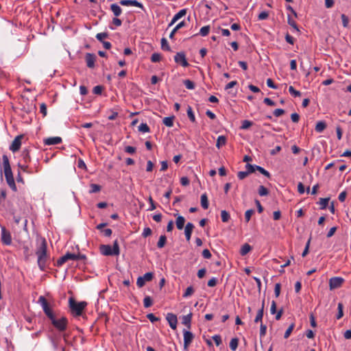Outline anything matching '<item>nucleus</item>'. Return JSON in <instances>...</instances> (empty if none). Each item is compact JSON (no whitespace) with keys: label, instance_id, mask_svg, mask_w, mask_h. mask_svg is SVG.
<instances>
[{"label":"nucleus","instance_id":"1","mask_svg":"<svg viewBox=\"0 0 351 351\" xmlns=\"http://www.w3.org/2000/svg\"><path fill=\"white\" fill-rule=\"evenodd\" d=\"M36 254L38 258V265L41 271H45L47 267V262L49 256L47 252V242L45 239H42L40 245L37 247Z\"/></svg>","mask_w":351,"mask_h":351},{"label":"nucleus","instance_id":"2","mask_svg":"<svg viewBox=\"0 0 351 351\" xmlns=\"http://www.w3.org/2000/svg\"><path fill=\"white\" fill-rule=\"evenodd\" d=\"M4 174L8 186L13 191H16V186L13 177L12 171L10 165L9 159L6 155L2 157Z\"/></svg>","mask_w":351,"mask_h":351},{"label":"nucleus","instance_id":"3","mask_svg":"<svg viewBox=\"0 0 351 351\" xmlns=\"http://www.w3.org/2000/svg\"><path fill=\"white\" fill-rule=\"evenodd\" d=\"M69 304L72 314L75 316H80L86 306L87 303L86 302H76L73 298H70Z\"/></svg>","mask_w":351,"mask_h":351},{"label":"nucleus","instance_id":"4","mask_svg":"<svg viewBox=\"0 0 351 351\" xmlns=\"http://www.w3.org/2000/svg\"><path fill=\"white\" fill-rule=\"evenodd\" d=\"M100 252L104 256L119 255L120 253L119 247L117 241H114L113 246L110 245H101Z\"/></svg>","mask_w":351,"mask_h":351},{"label":"nucleus","instance_id":"5","mask_svg":"<svg viewBox=\"0 0 351 351\" xmlns=\"http://www.w3.org/2000/svg\"><path fill=\"white\" fill-rule=\"evenodd\" d=\"M50 321L52 325L60 332H63L67 328L68 319L66 317L62 316L58 319L54 316Z\"/></svg>","mask_w":351,"mask_h":351},{"label":"nucleus","instance_id":"6","mask_svg":"<svg viewBox=\"0 0 351 351\" xmlns=\"http://www.w3.org/2000/svg\"><path fill=\"white\" fill-rule=\"evenodd\" d=\"M38 304H40L46 316L51 320L55 316L52 309L50 308L46 298L41 295L38 298Z\"/></svg>","mask_w":351,"mask_h":351},{"label":"nucleus","instance_id":"7","mask_svg":"<svg viewBox=\"0 0 351 351\" xmlns=\"http://www.w3.org/2000/svg\"><path fill=\"white\" fill-rule=\"evenodd\" d=\"M1 241L3 244L6 245H10L12 243L11 234L4 226L1 227Z\"/></svg>","mask_w":351,"mask_h":351},{"label":"nucleus","instance_id":"8","mask_svg":"<svg viewBox=\"0 0 351 351\" xmlns=\"http://www.w3.org/2000/svg\"><path fill=\"white\" fill-rule=\"evenodd\" d=\"M154 274L152 272H147L142 276H139L136 280V285L141 288L143 287L146 282H149L153 279Z\"/></svg>","mask_w":351,"mask_h":351},{"label":"nucleus","instance_id":"9","mask_svg":"<svg viewBox=\"0 0 351 351\" xmlns=\"http://www.w3.org/2000/svg\"><path fill=\"white\" fill-rule=\"evenodd\" d=\"M69 260L77 261L79 260V256L77 254L68 252L57 261L56 265L60 267Z\"/></svg>","mask_w":351,"mask_h":351},{"label":"nucleus","instance_id":"10","mask_svg":"<svg viewBox=\"0 0 351 351\" xmlns=\"http://www.w3.org/2000/svg\"><path fill=\"white\" fill-rule=\"evenodd\" d=\"M344 282L341 277H332L329 280V288L330 290L341 287Z\"/></svg>","mask_w":351,"mask_h":351},{"label":"nucleus","instance_id":"11","mask_svg":"<svg viewBox=\"0 0 351 351\" xmlns=\"http://www.w3.org/2000/svg\"><path fill=\"white\" fill-rule=\"evenodd\" d=\"M183 335H184V349L185 350H188V348H189V345L191 343V342L194 338V335L191 332L186 330H183Z\"/></svg>","mask_w":351,"mask_h":351},{"label":"nucleus","instance_id":"12","mask_svg":"<svg viewBox=\"0 0 351 351\" xmlns=\"http://www.w3.org/2000/svg\"><path fill=\"white\" fill-rule=\"evenodd\" d=\"M174 60L176 63L181 64L184 67H186L189 65L186 60V56L183 52L177 53L174 56Z\"/></svg>","mask_w":351,"mask_h":351},{"label":"nucleus","instance_id":"13","mask_svg":"<svg viewBox=\"0 0 351 351\" xmlns=\"http://www.w3.org/2000/svg\"><path fill=\"white\" fill-rule=\"evenodd\" d=\"M23 138V135H18L17 136L15 137L11 145L10 146V149L12 152H16L19 150L21 145V140Z\"/></svg>","mask_w":351,"mask_h":351},{"label":"nucleus","instance_id":"14","mask_svg":"<svg viewBox=\"0 0 351 351\" xmlns=\"http://www.w3.org/2000/svg\"><path fill=\"white\" fill-rule=\"evenodd\" d=\"M120 4L124 6H135L140 8H143V5L136 0H121Z\"/></svg>","mask_w":351,"mask_h":351},{"label":"nucleus","instance_id":"15","mask_svg":"<svg viewBox=\"0 0 351 351\" xmlns=\"http://www.w3.org/2000/svg\"><path fill=\"white\" fill-rule=\"evenodd\" d=\"M166 319L170 326V327L175 330L177 327L178 319L176 315L173 313H168Z\"/></svg>","mask_w":351,"mask_h":351},{"label":"nucleus","instance_id":"16","mask_svg":"<svg viewBox=\"0 0 351 351\" xmlns=\"http://www.w3.org/2000/svg\"><path fill=\"white\" fill-rule=\"evenodd\" d=\"M86 65L88 68H94L96 60V56L93 53H87L85 56Z\"/></svg>","mask_w":351,"mask_h":351},{"label":"nucleus","instance_id":"17","mask_svg":"<svg viewBox=\"0 0 351 351\" xmlns=\"http://www.w3.org/2000/svg\"><path fill=\"white\" fill-rule=\"evenodd\" d=\"M62 142V138L59 136L49 137L44 140L45 145H53L60 144Z\"/></svg>","mask_w":351,"mask_h":351},{"label":"nucleus","instance_id":"18","mask_svg":"<svg viewBox=\"0 0 351 351\" xmlns=\"http://www.w3.org/2000/svg\"><path fill=\"white\" fill-rule=\"evenodd\" d=\"M194 228V225L189 222L186 223L185 228H184V234L185 237L187 241H189L191 237L192 232Z\"/></svg>","mask_w":351,"mask_h":351},{"label":"nucleus","instance_id":"19","mask_svg":"<svg viewBox=\"0 0 351 351\" xmlns=\"http://www.w3.org/2000/svg\"><path fill=\"white\" fill-rule=\"evenodd\" d=\"M110 10L113 12L114 15L117 17L120 16L122 13L121 8L117 3H112L110 5Z\"/></svg>","mask_w":351,"mask_h":351},{"label":"nucleus","instance_id":"20","mask_svg":"<svg viewBox=\"0 0 351 351\" xmlns=\"http://www.w3.org/2000/svg\"><path fill=\"white\" fill-rule=\"evenodd\" d=\"M264 314V301L263 302L261 308L258 311L256 316L254 319L255 323L261 322L263 317Z\"/></svg>","mask_w":351,"mask_h":351},{"label":"nucleus","instance_id":"21","mask_svg":"<svg viewBox=\"0 0 351 351\" xmlns=\"http://www.w3.org/2000/svg\"><path fill=\"white\" fill-rule=\"evenodd\" d=\"M186 25V23L183 21L180 22L178 24L176 25V27L172 29L171 32L169 34V38L173 39L175 34L178 32L180 29L184 27Z\"/></svg>","mask_w":351,"mask_h":351},{"label":"nucleus","instance_id":"22","mask_svg":"<svg viewBox=\"0 0 351 351\" xmlns=\"http://www.w3.org/2000/svg\"><path fill=\"white\" fill-rule=\"evenodd\" d=\"M185 219L181 215H178L176 221V227L178 230H182L184 226Z\"/></svg>","mask_w":351,"mask_h":351},{"label":"nucleus","instance_id":"23","mask_svg":"<svg viewBox=\"0 0 351 351\" xmlns=\"http://www.w3.org/2000/svg\"><path fill=\"white\" fill-rule=\"evenodd\" d=\"M192 319V313H190L182 317V323L186 326L189 328H191V322Z\"/></svg>","mask_w":351,"mask_h":351},{"label":"nucleus","instance_id":"24","mask_svg":"<svg viewBox=\"0 0 351 351\" xmlns=\"http://www.w3.org/2000/svg\"><path fill=\"white\" fill-rule=\"evenodd\" d=\"M21 156L25 164L30 162L31 157L29 155V150L28 149H23Z\"/></svg>","mask_w":351,"mask_h":351},{"label":"nucleus","instance_id":"25","mask_svg":"<svg viewBox=\"0 0 351 351\" xmlns=\"http://www.w3.org/2000/svg\"><path fill=\"white\" fill-rule=\"evenodd\" d=\"M187 10L186 9H182L180 10L178 13H176L173 19V21H178L179 19H180L182 17L184 16L186 14Z\"/></svg>","mask_w":351,"mask_h":351},{"label":"nucleus","instance_id":"26","mask_svg":"<svg viewBox=\"0 0 351 351\" xmlns=\"http://www.w3.org/2000/svg\"><path fill=\"white\" fill-rule=\"evenodd\" d=\"M251 250L252 247L248 243H245L241 248L240 254L241 256H245L250 252Z\"/></svg>","mask_w":351,"mask_h":351},{"label":"nucleus","instance_id":"27","mask_svg":"<svg viewBox=\"0 0 351 351\" xmlns=\"http://www.w3.org/2000/svg\"><path fill=\"white\" fill-rule=\"evenodd\" d=\"M201 206L204 209H207L208 208V197L206 193L201 195Z\"/></svg>","mask_w":351,"mask_h":351},{"label":"nucleus","instance_id":"28","mask_svg":"<svg viewBox=\"0 0 351 351\" xmlns=\"http://www.w3.org/2000/svg\"><path fill=\"white\" fill-rule=\"evenodd\" d=\"M226 143V138L225 136H219L217 140L216 147L219 149L221 146Z\"/></svg>","mask_w":351,"mask_h":351},{"label":"nucleus","instance_id":"29","mask_svg":"<svg viewBox=\"0 0 351 351\" xmlns=\"http://www.w3.org/2000/svg\"><path fill=\"white\" fill-rule=\"evenodd\" d=\"M174 117H167L162 120V123L167 127H172L173 125Z\"/></svg>","mask_w":351,"mask_h":351},{"label":"nucleus","instance_id":"30","mask_svg":"<svg viewBox=\"0 0 351 351\" xmlns=\"http://www.w3.org/2000/svg\"><path fill=\"white\" fill-rule=\"evenodd\" d=\"M326 127V125L324 121H319L317 123V124L315 125V130L317 132H322L324 130Z\"/></svg>","mask_w":351,"mask_h":351},{"label":"nucleus","instance_id":"31","mask_svg":"<svg viewBox=\"0 0 351 351\" xmlns=\"http://www.w3.org/2000/svg\"><path fill=\"white\" fill-rule=\"evenodd\" d=\"M167 242V237L165 235H161L159 238V240L157 243V247L158 248H162Z\"/></svg>","mask_w":351,"mask_h":351},{"label":"nucleus","instance_id":"32","mask_svg":"<svg viewBox=\"0 0 351 351\" xmlns=\"http://www.w3.org/2000/svg\"><path fill=\"white\" fill-rule=\"evenodd\" d=\"M186 112H187V115H188V117L190 119V121L193 123H195V117L193 112V109L191 106H188Z\"/></svg>","mask_w":351,"mask_h":351},{"label":"nucleus","instance_id":"33","mask_svg":"<svg viewBox=\"0 0 351 351\" xmlns=\"http://www.w3.org/2000/svg\"><path fill=\"white\" fill-rule=\"evenodd\" d=\"M239 339L237 338H232L230 342V348L232 351H235L238 347Z\"/></svg>","mask_w":351,"mask_h":351},{"label":"nucleus","instance_id":"34","mask_svg":"<svg viewBox=\"0 0 351 351\" xmlns=\"http://www.w3.org/2000/svg\"><path fill=\"white\" fill-rule=\"evenodd\" d=\"M253 125V123L251 121L249 120H243L241 122V125L240 128L241 130H247Z\"/></svg>","mask_w":351,"mask_h":351},{"label":"nucleus","instance_id":"35","mask_svg":"<svg viewBox=\"0 0 351 351\" xmlns=\"http://www.w3.org/2000/svg\"><path fill=\"white\" fill-rule=\"evenodd\" d=\"M329 200H330L329 197L320 198L319 202V204L321 206L320 208L325 209L328 204Z\"/></svg>","mask_w":351,"mask_h":351},{"label":"nucleus","instance_id":"36","mask_svg":"<svg viewBox=\"0 0 351 351\" xmlns=\"http://www.w3.org/2000/svg\"><path fill=\"white\" fill-rule=\"evenodd\" d=\"M138 131L146 133L150 131L149 127L146 123H141L138 126Z\"/></svg>","mask_w":351,"mask_h":351},{"label":"nucleus","instance_id":"37","mask_svg":"<svg viewBox=\"0 0 351 351\" xmlns=\"http://www.w3.org/2000/svg\"><path fill=\"white\" fill-rule=\"evenodd\" d=\"M221 218L223 222H228L230 218V214L225 210L221 212Z\"/></svg>","mask_w":351,"mask_h":351},{"label":"nucleus","instance_id":"38","mask_svg":"<svg viewBox=\"0 0 351 351\" xmlns=\"http://www.w3.org/2000/svg\"><path fill=\"white\" fill-rule=\"evenodd\" d=\"M153 304V301L151 297L145 296L143 300V305L145 308H149Z\"/></svg>","mask_w":351,"mask_h":351},{"label":"nucleus","instance_id":"39","mask_svg":"<svg viewBox=\"0 0 351 351\" xmlns=\"http://www.w3.org/2000/svg\"><path fill=\"white\" fill-rule=\"evenodd\" d=\"M256 170L258 171L261 174L264 175L267 178H269L271 177V174L269 173V172L268 171L265 170L262 167L256 165Z\"/></svg>","mask_w":351,"mask_h":351},{"label":"nucleus","instance_id":"40","mask_svg":"<svg viewBox=\"0 0 351 351\" xmlns=\"http://www.w3.org/2000/svg\"><path fill=\"white\" fill-rule=\"evenodd\" d=\"M183 84H184V86H186V88L187 89L193 90V89L195 88V84H194V82H192L190 80H184Z\"/></svg>","mask_w":351,"mask_h":351},{"label":"nucleus","instance_id":"41","mask_svg":"<svg viewBox=\"0 0 351 351\" xmlns=\"http://www.w3.org/2000/svg\"><path fill=\"white\" fill-rule=\"evenodd\" d=\"M161 48L165 51H170L171 48L168 44V42L165 38L161 39Z\"/></svg>","mask_w":351,"mask_h":351},{"label":"nucleus","instance_id":"42","mask_svg":"<svg viewBox=\"0 0 351 351\" xmlns=\"http://www.w3.org/2000/svg\"><path fill=\"white\" fill-rule=\"evenodd\" d=\"M289 92L292 96L295 97L301 96V93L298 90H296L292 86L289 87Z\"/></svg>","mask_w":351,"mask_h":351},{"label":"nucleus","instance_id":"43","mask_svg":"<svg viewBox=\"0 0 351 351\" xmlns=\"http://www.w3.org/2000/svg\"><path fill=\"white\" fill-rule=\"evenodd\" d=\"M19 167L23 171L27 173L31 174L33 173V171L30 169L27 164L21 165L19 164Z\"/></svg>","mask_w":351,"mask_h":351},{"label":"nucleus","instance_id":"44","mask_svg":"<svg viewBox=\"0 0 351 351\" xmlns=\"http://www.w3.org/2000/svg\"><path fill=\"white\" fill-rule=\"evenodd\" d=\"M209 31H210L209 25L204 26L200 29L199 34L202 36H206L208 34Z\"/></svg>","mask_w":351,"mask_h":351},{"label":"nucleus","instance_id":"45","mask_svg":"<svg viewBox=\"0 0 351 351\" xmlns=\"http://www.w3.org/2000/svg\"><path fill=\"white\" fill-rule=\"evenodd\" d=\"M268 193H269V191L266 187H265L264 186H262V185L259 186V188H258L259 195L265 196V195H268Z\"/></svg>","mask_w":351,"mask_h":351},{"label":"nucleus","instance_id":"46","mask_svg":"<svg viewBox=\"0 0 351 351\" xmlns=\"http://www.w3.org/2000/svg\"><path fill=\"white\" fill-rule=\"evenodd\" d=\"M193 293H194V289L193 288V287L190 286V287H187L186 289L185 290V291L183 294V297L188 298V297L191 296V295H193Z\"/></svg>","mask_w":351,"mask_h":351},{"label":"nucleus","instance_id":"47","mask_svg":"<svg viewBox=\"0 0 351 351\" xmlns=\"http://www.w3.org/2000/svg\"><path fill=\"white\" fill-rule=\"evenodd\" d=\"M254 213V210L253 209H249L245 211V219L246 222H248L250 220L251 217Z\"/></svg>","mask_w":351,"mask_h":351},{"label":"nucleus","instance_id":"48","mask_svg":"<svg viewBox=\"0 0 351 351\" xmlns=\"http://www.w3.org/2000/svg\"><path fill=\"white\" fill-rule=\"evenodd\" d=\"M294 327H295V324H291L288 327V328L287 329V330L285 331V335H284V337H285V339H287V338L290 336V335H291V333L292 332V331H293V330Z\"/></svg>","mask_w":351,"mask_h":351},{"label":"nucleus","instance_id":"49","mask_svg":"<svg viewBox=\"0 0 351 351\" xmlns=\"http://www.w3.org/2000/svg\"><path fill=\"white\" fill-rule=\"evenodd\" d=\"M161 59V55L158 53H154L151 56V61L152 62H158Z\"/></svg>","mask_w":351,"mask_h":351},{"label":"nucleus","instance_id":"50","mask_svg":"<svg viewBox=\"0 0 351 351\" xmlns=\"http://www.w3.org/2000/svg\"><path fill=\"white\" fill-rule=\"evenodd\" d=\"M108 36V33L106 32H101V33H98L97 35H96V38L99 40L100 42H104V39L107 38Z\"/></svg>","mask_w":351,"mask_h":351},{"label":"nucleus","instance_id":"51","mask_svg":"<svg viewBox=\"0 0 351 351\" xmlns=\"http://www.w3.org/2000/svg\"><path fill=\"white\" fill-rule=\"evenodd\" d=\"M343 306L341 303L338 304V313L337 315V319H341L343 315Z\"/></svg>","mask_w":351,"mask_h":351},{"label":"nucleus","instance_id":"52","mask_svg":"<svg viewBox=\"0 0 351 351\" xmlns=\"http://www.w3.org/2000/svg\"><path fill=\"white\" fill-rule=\"evenodd\" d=\"M268 16H269V13H268V12H267V11H263V12H261L258 14V19L259 21L265 20V19H267L268 18Z\"/></svg>","mask_w":351,"mask_h":351},{"label":"nucleus","instance_id":"53","mask_svg":"<svg viewBox=\"0 0 351 351\" xmlns=\"http://www.w3.org/2000/svg\"><path fill=\"white\" fill-rule=\"evenodd\" d=\"M101 190V186L96 184H90V193H97L99 192Z\"/></svg>","mask_w":351,"mask_h":351},{"label":"nucleus","instance_id":"54","mask_svg":"<svg viewBox=\"0 0 351 351\" xmlns=\"http://www.w3.org/2000/svg\"><path fill=\"white\" fill-rule=\"evenodd\" d=\"M256 165H250V164H247L245 165V168H246V171L250 174V173H254L255 171H256Z\"/></svg>","mask_w":351,"mask_h":351},{"label":"nucleus","instance_id":"55","mask_svg":"<svg viewBox=\"0 0 351 351\" xmlns=\"http://www.w3.org/2000/svg\"><path fill=\"white\" fill-rule=\"evenodd\" d=\"M266 331H267V326L263 324V323L261 324V326H260V337L261 338H262L263 337H264L266 334Z\"/></svg>","mask_w":351,"mask_h":351},{"label":"nucleus","instance_id":"56","mask_svg":"<svg viewBox=\"0 0 351 351\" xmlns=\"http://www.w3.org/2000/svg\"><path fill=\"white\" fill-rule=\"evenodd\" d=\"M310 243H311V238H309V239L307 241V242L306 243L305 248L302 254V257L306 256L307 255V254L308 253Z\"/></svg>","mask_w":351,"mask_h":351},{"label":"nucleus","instance_id":"57","mask_svg":"<svg viewBox=\"0 0 351 351\" xmlns=\"http://www.w3.org/2000/svg\"><path fill=\"white\" fill-rule=\"evenodd\" d=\"M213 339L214 340L217 346H219L221 343V338L219 335H215L213 336Z\"/></svg>","mask_w":351,"mask_h":351},{"label":"nucleus","instance_id":"58","mask_svg":"<svg viewBox=\"0 0 351 351\" xmlns=\"http://www.w3.org/2000/svg\"><path fill=\"white\" fill-rule=\"evenodd\" d=\"M280 288H281V285L280 283H276L275 285V287H274V293H275V296L276 298H278L279 295H280Z\"/></svg>","mask_w":351,"mask_h":351},{"label":"nucleus","instance_id":"59","mask_svg":"<svg viewBox=\"0 0 351 351\" xmlns=\"http://www.w3.org/2000/svg\"><path fill=\"white\" fill-rule=\"evenodd\" d=\"M103 90V87L101 86H96L93 88V92L94 94L100 95L101 94Z\"/></svg>","mask_w":351,"mask_h":351},{"label":"nucleus","instance_id":"60","mask_svg":"<svg viewBox=\"0 0 351 351\" xmlns=\"http://www.w3.org/2000/svg\"><path fill=\"white\" fill-rule=\"evenodd\" d=\"M125 152L130 154H133L136 152V147L132 146H126L125 147Z\"/></svg>","mask_w":351,"mask_h":351},{"label":"nucleus","instance_id":"61","mask_svg":"<svg viewBox=\"0 0 351 351\" xmlns=\"http://www.w3.org/2000/svg\"><path fill=\"white\" fill-rule=\"evenodd\" d=\"M147 319L152 323L159 320L153 313H149L147 315Z\"/></svg>","mask_w":351,"mask_h":351},{"label":"nucleus","instance_id":"62","mask_svg":"<svg viewBox=\"0 0 351 351\" xmlns=\"http://www.w3.org/2000/svg\"><path fill=\"white\" fill-rule=\"evenodd\" d=\"M341 17L342 19V23H343V27H346L349 23V19H348V16H346L344 14H342Z\"/></svg>","mask_w":351,"mask_h":351},{"label":"nucleus","instance_id":"63","mask_svg":"<svg viewBox=\"0 0 351 351\" xmlns=\"http://www.w3.org/2000/svg\"><path fill=\"white\" fill-rule=\"evenodd\" d=\"M249 175V173L245 171H239L237 173V176H238V178L239 180H243L244 178H245L247 176Z\"/></svg>","mask_w":351,"mask_h":351},{"label":"nucleus","instance_id":"64","mask_svg":"<svg viewBox=\"0 0 351 351\" xmlns=\"http://www.w3.org/2000/svg\"><path fill=\"white\" fill-rule=\"evenodd\" d=\"M202 256L204 258L209 259L211 258V253L208 249H205L202 252Z\"/></svg>","mask_w":351,"mask_h":351}]
</instances>
